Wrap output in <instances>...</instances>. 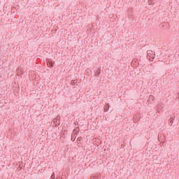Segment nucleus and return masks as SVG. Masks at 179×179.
<instances>
[{
  "label": "nucleus",
  "instance_id": "9b49d317",
  "mask_svg": "<svg viewBox=\"0 0 179 179\" xmlns=\"http://www.w3.org/2000/svg\"><path fill=\"white\" fill-rule=\"evenodd\" d=\"M56 179H62V178H61V177H57Z\"/></svg>",
  "mask_w": 179,
  "mask_h": 179
},
{
  "label": "nucleus",
  "instance_id": "f03ea898",
  "mask_svg": "<svg viewBox=\"0 0 179 179\" xmlns=\"http://www.w3.org/2000/svg\"><path fill=\"white\" fill-rule=\"evenodd\" d=\"M55 64V62H54L51 59H48L47 61V65H48V66H49V68H52L54 66Z\"/></svg>",
  "mask_w": 179,
  "mask_h": 179
},
{
  "label": "nucleus",
  "instance_id": "f8f14e48",
  "mask_svg": "<svg viewBox=\"0 0 179 179\" xmlns=\"http://www.w3.org/2000/svg\"><path fill=\"white\" fill-rule=\"evenodd\" d=\"M147 52H148V54H149V51H148Z\"/></svg>",
  "mask_w": 179,
  "mask_h": 179
},
{
  "label": "nucleus",
  "instance_id": "423d86ee",
  "mask_svg": "<svg viewBox=\"0 0 179 179\" xmlns=\"http://www.w3.org/2000/svg\"><path fill=\"white\" fill-rule=\"evenodd\" d=\"M149 100H151L152 101H153V100H155V96H153V95H150L149 96Z\"/></svg>",
  "mask_w": 179,
  "mask_h": 179
},
{
  "label": "nucleus",
  "instance_id": "6e6552de",
  "mask_svg": "<svg viewBox=\"0 0 179 179\" xmlns=\"http://www.w3.org/2000/svg\"><path fill=\"white\" fill-rule=\"evenodd\" d=\"M78 142H80V141H82V137H79L77 139Z\"/></svg>",
  "mask_w": 179,
  "mask_h": 179
},
{
  "label": "nucleus",
  "instance_id": "7ed1b4c3",
  "mask_svg": "<svg viewBox=\"0 0 179 179\" xmlns=\"http://www.w3.org/2000/svg\"><path fill=\"white\" fill-rule=\"evenodd\" d=\"M100 73H101V69H97L96 71H95L94 76H99Z\"/></svg>",
  "mask_w": 179,
  "mask_h": 179
},
{
  "label": "nucleus",
  "instance_id": "9d476101",
  "mask_svg": "<svg viewBox=\"0 0 179 179\" xmlns=\"http://www.w3.org/2000/svg\"><path fill=\"white\" fill-rule=\"evenodd\" d=\"M171 122H173V117H171Z\"/></svg>",
  "mask_w": 179,
  "mask_h": 179
},
{
  "label": "nucleus",
  "instance_id": "1a4fd4ad",
  "mask_svg": "<svg viewBox=\"0 0 179 179\" xmlns=\"http://www.w3.org/2000/svg\"><path fill=\"white\" fill-rule=\"evenodd\" d=\"M149 3H155V1H149Z\"/></svg>",
  "mask_w": 179,
  "mask_h": 179
},
{
  "label": "nucleus",
  "instance_id": "f257e3e1",
  "mask_svg": "<svg viewBox=\"0 0 179 179\" xmlns=\"http://www.w3.org/2000/svg\"><path fill=\"white\" fill-rule=\"evenodd\" d=\"M53 123L55 124V127L61 125V116H57L56 118L53 119Z\"/></svg>",
  "mask_w": 179,
  "mask_h": 179
},
{
  "label": "nucleus",
  "instance_id": "0eeeda50",
  "mask_svg": "<svg viewBox=\"0 0 179 179\" xmlns=\"http://www.w3.org/2000/svg\"><path fill=\"white\" fill-rule=\"evenodd\" d=\"M50 179H55V173H52L51 177H50Z\"/></svg>",
  "mask_w": 179,
  "mask_h": 179
},
{
  "label": "nucleus",
  "instance_id": "39448f33",
  "mask_svg": "<svg viewBox=\"0 0 179 179\" xmlns=\"http://www.w3.org/2000/svg\"><path fill=\"white\" fill-rule=\"evenodd\" d=\"M76 83H78V80H71V85H72V86H75L76 85H78Z\"/></svg>",
  "mask_w": 179,
  "mask_h": 179
},
{
  "label": "nucleus",
  "instance_id": "20e7f679",
  "mask_svg": "<svg viewBox=\"0 0 179 179\" xmlns=\"http://www.w3.org/2000/svg\"><path fill=\"white\" fill-rule=\"evenodd\" d=\"M108 110H110V104L107 103L104 106V112L107 113V111H108Z\"/></svg>",
  "mask_w": 179,
  "mask_h": 179
}]
</instances>
